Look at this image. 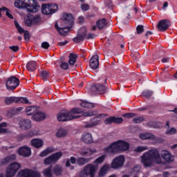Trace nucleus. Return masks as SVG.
<instances>
[{"label": "nucleus", "mask_w": 177, "mask_h": 177, "mask_svg": "<svg viewBox=\"0 0 177 177\" xmlns=\"http://www.w3.org/2000/svg\"><path fill=\"white\" fill-rule=\"evenodd\" d=\"M162 157V158H161ZM162 159L167 162H172L174 157L171 153L167 150H162L160 155V151L156 148H153L145 152L141 157V162L144 167H151L153 164H162Z\"/></svg>", "instance_id": "nucleus-1"}, {"label": "nucleus", "mask_w": 177, "mask_h": 177, "mask_svg": "<svg viewBox=\"0 0 177 177\" xmlns=\"http://www.w3.org/2000/svg\"><path fill=\"white\" fill-rule=\"evenodd\" d=\"M128 150H129V143L121 140L111 143L105 148L106 153H112V154H117L120 151H128Z\"/></svg>", "instance_id": "nucleus-2"}, {"label": "nucleus", "mask_w": 177, "mask_h": 177, "mask_svg": "<svg viewBox=\"0 0 177 177\" xmlns=\"http://www.w3.org/2000/svg\"><path fill=\"white\" fill-rule=\"evenodd\" d=\"M28 3H26V0H16L15 2V6L19 9L21 8H26L28 12L30 13H37L41 8L38 2L35 0H28Z\"/></svg>", "instance_id": "nucleus-3"}, {"label": "nucleus", "mask_w": 177, "mask_h": 177, "mask_svg": "<svg viewBox=\"0 0 177 177\" xmlns=\"http://www.w3.org/2000/svg\"><path fill=\"white\" fill-rule=\"evenodd\" d=\"M99 169L97 165L88 164L84 168L82 172L80 174V176L86 177L90 175L91 177H95V172Z\"/></svg>", "instance_id": "nucleus-4"}, {"label": "nucleus", "mask_w": 177, "mask_h": 177, "mask_svg": "<svg viewBox=\"0 0 177 177\" xmlns=\"http://www.w3.org/2000/svg\"><path fill=\"white\" fill-rule=\"evenodd\" d=\"M20 168H21V165L19 162H15L11 163L7 167L6 177H12L14 175H16Z\"/></svg>", "instance_id": "nucleus-5"}, {"label": "nucleus", "mask_w": 177, "mask_h": 177, "mask_svg": "<svg viewBox=\"0 0 177 177\" xmlns=\"http://www.w3.org/2000/svg\"><path fill=\"white\" fill-rule=\"evenodd\" d=\"M41 21V16L39 15H32L31 14L28 15L24 18V23L28 27H31L34 24H38Z\"/></svg>", "instance_id": "nucleus-6"}, {"label": "nucleus", "mask_w": 177, "mask_h": 177, "mask_svg": "<svg viewBox=\"0 0 177 177\" xmlns=\"http://www.w3.org/2000/svg\"><path fill=\"white\" fill-rule=\"evenodd\" d=\"M6 104H12V103H24L25 104H28L30 102L27 97H8L5 99Z\"/></svg>", "instance_id": "nucleus-7"}, {"label": "nucleus", "mask_w": 177, "mask_h": 177, "mask_svg": "<svg viewBox=\"0 0 177 177\" xmlns=\"http://www.w3.org/2000/svg\"><path fill=\"white\" fill-rule=\"evenodd\" d=\"M18 177H41V173L32 169H24L19 172Z\"/></svg>", "instance_id": "nucleus-8"}, {"label": "nucleus", "mask_w": 177, "mask_h": 177, "mask_svg": "<svg viewBox=\"0 0 177 177\" xmlns=\"http://www.w3.org/2000/svg\"><path fill=\"white\" fill-rule=\"evenodd\" d=\"M125 162V156L123 155L118 156L115 157L111 162V167L113 169H118L123 167L124 163Z\"/></svg>", "instance_id": "nucleus-9"}, {"label": "nucleus", "mask_w": 177, "mask_h": 177, "mask_svg": "<svg viewBox=\"0 0 177 177\" xmlns=\"http://www.w3.org/2000/svg\"><path fill=\"white\" fill-rule=\"evenodd\" d=\"M20 82L18 78L12 76L10 77L6 84V86L8 91H15L19 86Z\"/></svg>", "instance_id": "nucleus-10"}, {"label": "nucleus", "mask_w": 177, "mask_h": 177, "mask_svg": "<svg viewBox=\"0 0 177 177\" xmlns=\"http://www.w3.org/2000/svg\"><path fill=\"white\" fill-rule=\"evenodd\" d=\"M106 86H103V84H96L91 87L90 92L91 95H102L103 93H106Z\"/></svg>", "instance_id": "nucleus-11"}, {"label": "nucleus", "mask_w": 177, "mask_h": 177, "mask_svg": "<svg viewBox=\"0 0 177 177\" xmlns=\"http://www.w3.org/2000/svg\"><path fill=\"white\" fill-rule=\"evenodd\" d=\"M63 156V153L62 152H57L50 156L48 157L44 160V164L46 165H49L50 164H53V162H56L57 160L60 159V157Z\"/></svg>", "instance_id": "nucleus-12"}, {"label": "nucleus", "mask_w": 177, "mask_h": 177, "mask_svg": "<svg viewBox=\"0 0 177 177\" xmlns=\"http://www.w3.org/2000/svg\"><path fill=\"white\" fill-rule=\"evenodd\" d=\"M106 117V115L104 114H99L95 118H93L91 120V123L87 124L85 127L86 128H92V127H95V125H97L100 121H102V118H104Z\"/></svg>", "instance_id": "nucleus-13"}, {"label": "nucleus", "mask_w": 177, "mask_h": 177, "mask_svg": "<svg viewBox=\"0 0 177 177\" xmlns=\"http://www.w3.org/2000/svg\"><path fill=\"white\" fill-rule=\"evenodd\" d=\"M159 31H167L171 27V22L167 19H162L160 21L157 25Z\"/></svg>", "instance_id": "nucleus-14"}, {"label": "nucleus", "mask_w": 177, "mask_h": 177, "mask_svg": "<svg viewBox=\"0 0 177 177\" xmlns=\"http://www.w3.org/2000/svg\"><path fill=\"white\" fill-rule=\"evenodd\" d=\"M86 37V28L83 27L81 28L78 32L76 37L73 39L74 42H81L83 39H85Z\"/></svg>", "instance_id": "nucleus-15"}, {"label": "nucleus", "mask_w": 177, "mask_h": 177, "mask_svg": "<svg viewBox=\"0 0 177 177\" xmlns=\"http://www.w3.org/2000/svg\"><path fill=\"white\" fill-rule=\"evenodd\" d=\"M57 120L61 122L70 121L73 120V116L70 115L68 111H63L58 113Z\"/></svg>", "instance_id": "nucleus-16"}, {"label": "nucleus", "mask_w": 177, "mask_h": 177, "mask_svg": "<svg viewBox=\"0 0 177 177\" xmlns=\"http://www.w3.org/2000/svg\"><path fill=\"white\" fill-rule=\"evenodd\" d=\"M78 153L80 154V156H93V154H95V153H97V150L95 149H89L88 147H83L81 148Z\"/></svg>", "instance_id": "nucleus-17"}, {"label": "nucleus", "mask_w": 177, "mask_h": 177, "mask_svg": "<svg viewBox=\"0 0 177 177\" xmlns=\"http://www.w3.org/2000/svg\"><path fill=\"white\" fill-rule=\"evenodd\" d=\"M17 153L22 157H30L31 156V149L28 147H21L18 149Z\"/></svg>", "instance_id": "nucleus-18"}, {"label": "nucleus", "mask_w": 177, "mask_h": 177, "mask_svg": "<svg viewBox=\"0 0 177 177\" xmlns=\"http://www.w3.org/2000/svg\"><path fill=\"white\" fill-rule=\"evenodd\" d=\"M90 67L93 70H96L99 67V55H95L90 59Z\"/></svg>", "instance_id": "nucleus-19"}, {"label": "nucleus", "mask_w": 177, "mask_h": 177, "mask_svg": "<svg viewBox=\"0 0 177 177\" xmlns=\"http://www.w3.org/2000/svg\"><path fill=\"white\" fill-rule=\"evenodd\" d=\"M63 19H64V23H65L66 26H70V27H73V24L74 23V21H73V15L64 13Z\"/></svg>", "instance_id": "nucleus-20"}, {"label": "nucleus", "mask_w": 177, "mask_h": 177, "mask_svg": "<svg viewBox=\"0 0 177 177\" xmlns=\"http://www.w3.org/2000/svg\"><path fill=\"white\" fill-rule=\"evenodd\" d=\"M55 27L61 35H68V31H70V28H71V27L73 26H70V25H67V27L59 28L57 23H56L55 24Z\"/></svg>", "instance_id": "nucleus-21"}, {"label": "nucleus", "mask_w": 177, "mask_h": 177, "mask_svg": "<svg viewBox=\"0 0 177 177\" xmlns=\"http://www.w3.org/2000/svg\"><path fill=\"white\" fill-rule=\"evenodd\" d=\"M19 127L21 129H30L31 128V120L24 119L19 122Z\"/></svg>", "instance_id": "nucleus-22"}, {"label": "nucleus", "mask_w": 177, "mask_h": 177, "mask_svg": "<svg viewBox=\"0 0 177 177\" xmlns=\"http://www.w3.org/2000/svg\"><path fill=\"white\" fill-rule=\"evenodd\" d=\"M82 140L87 145H91L93 142V138H92V134L91 133H84L82 136Z\"/></svg>", "instance_id": "nucleus-23"}, {"label": "nucleus", "mask_w": 177, "mask_h": 177, "mask_svg": "<svg viewBox=\"0 0 177 177\" xmlns=\"http://www.w3.org/2000/svg\"><path fill=\"white\" fill-rule=\"evenodd\" d=\"M106 148H104L103 151L104 153V154H103L102 156L98 157L97 159H95L93 162V164H102V162H103V161H104V160H106V158L107 157V156H111L113 155L112 153H106Z\"/></svg>", "instance_id": "nucleus-24"}, {"label": "nucleus", "mask_w": 177, "mask_h": 177, "mask_svg": "<svg viewBox=\"0 0 177 177\" xmlns=\"http://www.w3.org/2000/svg\"><path fill=\"white\" fill-rule=\"evenodd\" d=\"M140 138L142 140H154V139H156V136L151 133H143L140 134Z\"/></svg>", "instance_id": "nucleus-25"}, {"label": "nucleus", "mask_w": 177, "mask_h": 177, "mask_svg": "<svg viewBox=\"0 0 177 177\" xmlns=\"http://www.w3.org/2000/svg\"><path fill=\"white\" fill-rule=\"evenodd\" d=\"M32 118L34 121H42V120L46 118V115L42 112H37Z\"/></svg>", "instance_id": "nucleus-26"}, {"label": "nucleus", "mask_w": 177, "mask_h": 177, "mask_svg": "<svg viewBox=\"0 0 177 177\" xmlns=\"http://www.w3.org/2000/svg\"><path fill=\"white\" fill-rule=\"evenodd\" d=\"M31 145L33 147H36V149H39V147H42L44 146V141L41 139H33L31 140Z\"/></svg>", "instance_id": "nucleus-27"}, {"label": "nucleus", "mask_w": 177, "mask_h": 177, "mask_svg": "<svg viewBox=\"0 0 177 177\" xmlns=\"http://www.w3.org/2000/svg\"><path fill=\"white\" fill-rule=\"evenodd\" d=\"M68 113H69V115H71V117H73V120H75V118H78L79 116H75L74 115V114H80L82 113V110L78 108H73L70 111H68Z\"/></svg>", "instance_id": "nucleus-28"}, {"label": "nucleus", "mask_w": 177, "mask_h": 177, "mask_svg": "<svg viewBox=\"0 0 177 177\" xmlns=\"http://www.w3.org/2000/svg\"><path fill=\"white\" fill-rule=\"evenodd\" d=\"M26 68L28 71H35L37 68V62L35 61H30L27 63Z\"/></svg>", "instance_id": "nucleus-29"}, {"label": "nucleus", "mask_w": 177, "mask_h": 177, "mask_svg": "<svg viewBox=\"0 0 177 177\" xmlns=\"http://www.w3.org/2000/svg\"><path fill=\"white\" fill-rule=\"evenodd\" d=\"M16 160V155L11 154L6 158H4L1 160V164H8V162H10V161H15Z\"/></svg>", "instance_id": "nucleus-30"}, {"label": "nucleus", "mask_w": 177, "mask_h": 177, "mask_svg": "<svg viewBox=\"0 0 177 177\" xmlns=\"http://www.w3.org/2000/svg\"><path fill=\"white\" fill-rule=\"evenodd\" d=\"M41 13L43 15H51L50 8L49 4H42Z\"/></svg>", "instance_id": "nucleus-31"}, {"label": "nucleus", "mask_w": 177, "mask_h": 177, "mask_svg": "<svg viewBox=\"0 0 177 177\" xmlns=\"http://www.w3.org/2000/svg\"><path fill=\"white\" fill-rule=\"evenodd\" d=\"M109 165H103L99 172V176L100 177H103L106 174H107V171H109Z\"/></svg>", "instance_id": "nucleus-32"}, {"label": "nucleus", "mask_w": 177, "mask_h": 177, "mask_svg": "<svg viewBox=\"0 0 177 177\" xmlns=\"http://www.w3.org/2000/svg\"><path fill=\"white\" fill-rule=\"evenodd\" d=\"M68 58L69 66H74V64H75V62H77V55L74 53H71Z\"/></svg>", "instance_id": "nucleus-33"}, {"label": "nucleus", "mask_w": 177, "mask_h": 177, "mask_svg": "<svg viewBox=\"0 0 177 177\" xmlns=\"http://www.w3.org/2000/svg\"><path fill=\"white\" fill-rule=\"evenodd\" d=\"M53 151H55V149H53V147H48L41 151L39 156L40 157H46V156L50 154V153H53Z\"/></svg>", "instance_id": "nucleus-34"}, {"label": "nucleus", "mask_w": 177, "mask_h": 177, "mask_svg": "<svg viewBox=\"0 0 177 177\" xmlns=\"http://www.w3.org/2000/svg\"><path fill=\"white\" fill-rule=\"evenodd\" d=\"M89 161H91V159L89 158H78L77 159V165H85V164L89 162Z\"/></svg>", "instance_id": "nucleus-35"}, {"label": "nucleus", "mask_w": 177, "mask_h": 177, "mask_svg": "<svg viewBox=\"0 0 177 177\" xmlns=\"http://www.w3.org/2000/svg\"><path fill=\"white\" fill-rule=\"evenodd\" d=\"M67 135V130L64 129H59L56 133L57 138H64Z\"/></svg>", "instance_id": "nucleus-36"}, {"label": "nucleus", "mask_w": 177, "mask_h": 177, "mask_svg": "<svg viewBox=\"0 0 177 177\" xmlns=\"http://www.w3.org/2000/svg\"><path fill=\"white\" fill-rule=\"evenodd\" d=\"M80 106L84 109H93V107H95V104L83 101L80 104Z\"/></svg>", "instance_id": "nucleus-37"}, {"label": "nucleus", "mask_w": 177, "mask_h": 177, "mask_svg": "<svg viewBox=\"0 0 177 177\" xmlns=\"http://www.w3.org/2000/svg\"><path fill=\"white\" fill-rule=\"evenodd\" d=\"M107 24V22L106 21V19H103L98 21H97V27L99 28V30H102V28H104Z\"/></svg>", "instance_id": "nucleus-38"}, {"label": "nucleus", "mask_w": 177, "mask_h": 177, "mask_svg": "<svg viewBox=\"0 0 177 177\" xmlns=\"http://www.w3.org/2000/svg\"><path fill=\"white\" fill-rule=\"evenodd\" d=\"M149 148L146 146H138L134 148L133 151H136V153H142L143 151H146V150H148Z\"/></svg>", "instance_id": "nucleus-39"}, {"label": "nucleus", "mask_w": 177, "mask_h": 177, "mask_svg": "<svg viewBox=\"0 0 177 177\" xmlns=\"http://www.w3.org/2000/svg\"><path fill=\"white\" fill-rule=\"evenodd\" d=\"M62 172H63V169L59 166V165H56L54 169H53V173L55 174V175H56L57 176H59V175H62Z\"/></svg>", "instance_id": "nucleus-40"}, {"label": "nucleus", "mask_w": 177, "mask_h": 177, "mask_svg": "<svg viewBox=\"0 0 177 177\" xmlns=\"http://www.w3.org/2000/svg\"><path fill=\"white\" fill-rule=\"evenodd\" d=\"M35 111H37V108L35 106H29L26 108V114L28 115H32Z\"/></svg>", "instance_id": "nucleus-41"}, {"label": "nucleus", "mask_w": 177, "mask_h": 177, "mask_svg": "<svg viewBox=\"0 0 177 177\" xmlns=\"http://www.w3.org/2000/svg\"><path fill=\"white\" fill-rule=\"evenodd\" d=\"M49 6L50 11H51V15H53V13H56V12H57V10L59 9V6L55 3L49 4Z\"/></svg>", "instance_id": "nucleus-42"}, {"label": "nucleus", "mask_w": 177, "mask_h": 177, "mask_svg": "<svg viewBox=\"0 0 177 177\" xmlns=\"http://www.w3.org/2000/svg\"><path fill=\"white\" fill-rule=\"evenodd\" d=\"M43 174L46 177H52V167L45 169Z\"/></svg>", "instance_id": "nucleus-43"}, {"label": "nucleus", "mask_w": 177, "mask_h": 177, "mask_svg": "<svg viewBox=\"0 0 177 177\" xmlns=\"http://www.w3.org/2000/svg\"><path fill=\"white\" fill-rule=\"evenodd\" d=\"M41 78H42V80H44V81H46V80H48V78H49V73H48V71H41Z\"/></svg>", "instance_id": "nucleus-44"}, {"label": "nucleus", "mask_w": 177, "mask_h": 177, "mask_svg": "<svg viewBox=\"0 0 177 177\" xmlns=\"http://www.w3.org/2000/svg\"><path fill=\"white\" fill-rule=\"evenodd\" d=\"M145 120V118L142 116H137L133 119V122L134 124H139L140 122H142V121Z\"/></svg>", "instance_id": "nucleus-45"}, {"label": "nucleus", "mask_w": 177, "mask_h": 177, "mask_svg": "<svg viewBox=\"0 0 177 177\" xmlns=\"http://www.w3.org/2000/svg\"><path fill=\"white\" fill-rule=\"evenodd\" d=\"M15 26L16 28L18 30V32H19V34H23V32H25L24 29H23V28H21V26H20V25L19 24V22H17V21H15Z\"/></svg>", "instance_id": "nucleus-46"}, {"label": "nucleus", "mask_w": 177, "mask_h": 177, "mask_svg": "<svg viewBox=\"0 0 177 177\" xmlns=\"http://www.w3.org/2000/svg\"><path fill=\"white\" fill-rule=\"evenodd\" d=\"M70 162H71V164H75V162H77V159L73 156L71 157L70 160L66 161V167H70Z\"/></svg>", "instance_id": "nucleus-47"}, {"label": "nucleus", "mask_w": 177, "mask_h": 177, "mask_svg": "<svg viewBox=\"0 0 177 177\" xmlns=\"http://www.w3.org/2000/svg\"><path fill=\"white\" fill-rule=\"evenodd\" d=\"M176 133V129L171 127L166 131V135H175Z\"/></svg>", "instance_id": "nucleus-48"}, {"label": "nucleus", "mask_w": 177, "mask_h": 177, "mask_svg": "<svg viewBox=\"0 0 177 177\" xmlns=\"http://www.w3.org/2000/svg\"><path fill=\"white\" fill-rule=\"evenodd\" d=\"M96 111H88L83 113L84 117H92V115H95Z\"/></svg>", "instance_id": "nucleus-49"}, {"label": "nucleus", "mask_w": 177, "mask_h": 177, "mask_svg": "<svg viewBox=\"0 0 177 177\" xmlns=\"http://www.w3.org/2000/svg\"><path fill=\"white\" fill-rule=\"evenodd\" d=\"M3 9L5 10L6 16L9 17V19H13V15L10 13V10L9 9L6 8V7H3Z\"/></svg>", "instance_id": "nucleus-50"}, {"label": "nucleus", "mask_w": 177, "mask_h": 177, "mask_svg": "<svg viewBox=\"0 0 177 177\" xmlns=\"http://www.w3.org/2000/svg\"><path fill=\"white\" fill-rule=\"evenodd\" d=\"M142 95L145 97H150V96H151L153 95V91H149V90H146V91H143Z\"/></svg>", "instance_id": "nucleus-51"}, {"label": "nucleus", "mask_w": 177, "mask_h": 177, "mask_svg": "<svg viewBox=\"0 0 177 177\" xmlns=\"http://www.w3.org/2000/svg\"><path fill=\"white\" fill-rule=\"evenodd\" d=\"M6 127V122H2L0 124V133H5L6 129H3Z\"/></svg>", "instance_id": "nucleus-52"}, {"label": "nucleus", "mask_w": 177, "mask_h": 177, "mask_svg": "<svg viewBox=\"0 0 177 177\" xmlns=\"http://www.w3.org/2000/svg\"><path fill=\"white\" fill-rule=\"evenodd\" d=\"M124 121V119L122 118H115L113 117V122L114 124H121Z\"/></svg>", "instance_id": "nucleus-53"}, {"label": "nucleus", "mask_w": 177, "mask_h": 177, "mask_svg": "<svg viewBox=\"0 0 177 177\" xmlns=\"http://www.w3.org/2000/svg\"><path fill=\"white\" fill-rule=\"evenodd\" d=\"M137 34H141L145 31L143 26L138 25L136 28Z\"/></svg>", "instance_id": "nucleus-54"}, {"label": "nucleus", "mask_w": 177, "mask_h": 177, "mask_svg": "<svg viewBox=\"0 0 177 177\" xmlns=\"http://www.w3.org/2000/svg\"><path fill=\"white\" fill-rule=\"evenodd\" d=\"M37 135V133L34 131V130H30L29 133L25 136V138H32V136H35Z\"/></svg>", "instance_id": "nucleus-55"}, {"label": "nucleus", "mask_w": 177, "mask_h": 177, "mask_svg": "<svg viewBox=\"0 0 177 177\" xmlns=\"http://www.w3.org/2000/svg\"><path fill=\"white\" fill-rule=\"evenodd\" d=\"M122 117H124V118H132L135 117V113H126L122 115Z\"/></svg>", "instance_id": "nucleus-56"}, {"label": "nucleus", "mask_w": 177, "mask_h": 177, "mask_svg": "<svg viewBox=\"0 0 177 177\" xmlns=\"http://www.w3.org/2000/svg\"><path fill=\"white\" fill-rule=\"evenodd\" d=\"M60 67L63 68V70H68V64L67 62H62L60 64Z\"/></svg>", "instance_id": "nucleus-57"}, {"label": "nucleus", "mask_w": 177, "mask_h": 177, "mask_svg": "<svg viewBox=\"0 0 177 177\" xmlns=\"http://www.w3.org/2000/svg\"><path fill=\"white\" fill-rule=\"evenodd\" d=\"M81 8L83 12H86V10H89V5L88 4H82Z\"/></svg>", "instance_id": "nucleus-58"}, {"label": "nucleus", "mask_w": 177, "mask_h": 177, "mask_svg": "<svg viewBox=\"0 0 177 177\" xmlns=\"http://www.w3.org/2000/svg\"><path fill=\"white\" fill-rule=\"evenodd\" d=\"M113 122V117H110V118H106L105 120H104V123L105 124H111Z\"/></svg>", "instance_id": "nucleus-59"}, {"label": "nucleus", "mask_w": 177, "mask_h": 177, "mask_svg": "<svg viewBox=\"0 0 177 177\" xmlns=\"http://www.w3.org/2000/svg\"><path fill=\"white\" fill-rule=\"evenodd\" d=\"M9 48L12 50V52H19V46H11Z\"/></svg>", "instance_id": "nucleus-60"}, {"label": "nucleus", "mask_w": 177, "mask_h": 177, "mask_svg": "<svg viewBox=\"0 0 177 177\" xmlns=\"http://www.w3.org/2000/svg\"><path fill=\"white\" fill-rule=\"evenodd\" d=\"M49 46H50L49 43H48L47 41H44L41 44V48H43L44 49H48Z\"/></svg>", "instance_id": "nucleus-61"}, {"label": "nucleus", "mask_w": 177, "mask_h": 177, "mask_svg": "<svg viewBox=\"0 0 177 177\" xmlns=\"http://www.w3.org/2000/svg\"><path fill=\"white\" fill-rule=\"evenodd\" d=\"M24 38L26 41L30 39V33L27 30L24 32Z\"/></svg>", "instance_id": "nucleus-62"}, {"label": "nucleus", "mask_w": 177, "mask_h": 177, "mask_svg": "<svg viewBox=\"0 0 177 177\" xmlns=\"http://www.w3.org/2000/svg\"><path fill=\"white\" fill-rule=\"evenodd\" d=\"M96 37V35H95V34L93 33H90L87 35V39H93V38H95Z\"/></svg>", "instance_id": "nucleus-63"}, {"label": "nucleus", "mask_w": 177, "mask_h": 177, "mask_svg": "<svg viewBox=\"0 0 177 177\" xmlns=\"http://www.w3.org/2000/svg\"><path fill=\"white\" fill-rule=\"evenodd\" d=\"M77 21L80 24L84 23V17H82V16L79 17L78 19H77Z\"/></svg>", "instance_id": "nucleus-64"}]
</instances>
